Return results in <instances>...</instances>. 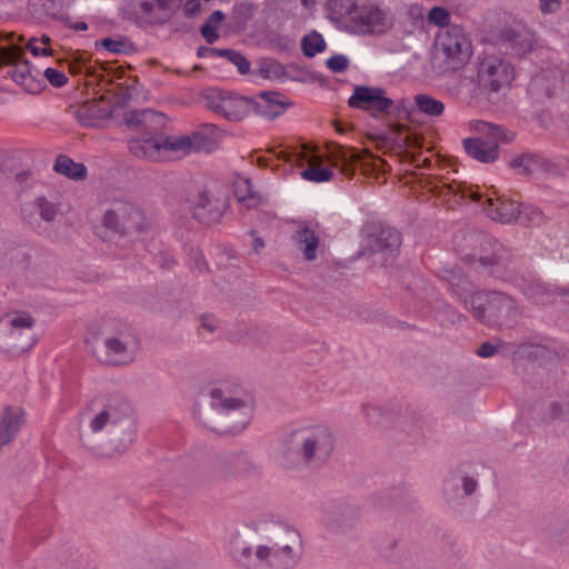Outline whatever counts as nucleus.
I'll list each match as a JSON object with an SVG mask.
<instances>
[{"label":"nucleus","instance_id":"f3484780","mask_svg":"<svg viewBox=\"0 0 569 569\" xmlns=\"http://www.w3.org/2000/svg\"><path fill=\"white\" fill-rule=\"evenodd\" d=\"M208 107L230 121L242 120L251 110L250 99L232 92L212 91L207 96Z\"/></svg>","mask_w":569,"mask_h":569},{"label":"nucleus","instance_id":"20e7f679","mask_svg":"<svg viewBox=\"0 0 569 569\" xmlns=\"http://www.w3.org/2000/svg\"><path fill=\"white\" fill-rule=\"evenodd\" d=\"M468 253L465 263L478 264L497 278L507 277L513 266V254L509 248L485 232H469L465 237Z\"/></svg>","mask_w":569,"mask_h":569},{"label":"nucleus","instance_id":"9d476101","mask_svg":"<svg viewBox=\"0 0 569 569\" xmlns=\"http://www.w3.org/2000/svg\"><path fill=\"white\" fill-rule=\"evenodd\" d=\"M7 67V74L24 88L27 92L38 93L43 88L41 71L34 69L23 59L20 47L11 43L0 44V68Z\"/></svg>","mask_w":569,"mask_h":569},{"label":"nucleus","instance_id":"9b49d317","mask_svg":"<svg viewBox=\"0 0 569 569\" xmlns=\"http://www.w3.org/2000/svg\"><path fill=\"white\" fill-rule=\"evenodd\" d=\"M467 198L481 207L488 218L501 224H512L521 214L520 202L506 196H496L495 192L482 194L479 190L465 188V200Z\"/></svg>","mask_w":569,"mask_h":569},{"label":"nucleus","instance_id":"49530a36","mask_svg":"<svg viewBox=\"0 0 569 569\" xmlns=\"http://www.w3.org/2000/svg\"><path fill=\"white\" fill-rule=\"evenodd\" d=\"M86 112H87L86 108H81V109L78 110L77 114H78L79 121L84 127H92V126H94V121L92 119L87 118L86 117Z\"/></svg>","mask_w":569,"mask_h":569},{"label":"nucleus","instance_id":"aec40b11","mask_svg":"<svg viewBox=\"0 0 569 569\" xmlns=\"http://www.w3.org/2000/svg\"><path fill=\"white\" fill-rule=\"evenodd\" d=\"M23 423L24 413L21 408L6 407L0 412V449L16 438Z\"/></svg>","mask_w":569,"mask_h":569},{"label":"nucleus","instance_id":"f704fd0d","mask_svg":"<svg viewBox=\"0 0 569 569\" xmlns=\"http://www.w3.org/2000/svg\"><path fill=\"white\" fill-rule=\"evenodd\" d=\"M36 206L42 220L52 221L56 218L58 209L54 203L40 198L37 200Z\"/></svg>","mask_w":569,"mask_h":569},{"label":"nucleus","instance_id":"c85d7f7f","mask_svg":"<svg viewBox=\"0 0 569 569\" xmlns=\"http://www.w3.org/2000/svg\"><path fill=\"white\" fill-rule=\"evenodd\" d=\"M53 168L58 173L71 179H82L87 173V168L82 163L74 162L67 156H59Z\"/></svg>","mask_w":569,"mask_h":569},{"label":"nucleus","instance_id":"a211bd4d","mask_svg":"<svg viewBox=\"0 0 569 569\" xmlns=\"http://www.w3.org/2000/svg\"><path fill=\"white\" fill-rule=\"evenodd\" d=\"M129 413V406L121 398H109L102 410L90 420L91 432H101L109 425H118Z\"/></svg>","mask_w":569,"mask_h":569},{"label":"nucleus","instance_id":"423d86ee","mask_svg":"<svg viewBox=\"0 0 569 569\" xmlns=\"http://www.w3.org/2000/svg\"><path fill=\"white\" fill-rule=\"evenodd\" d=\"M470 305L476 318L497 327H511L522 315L515 299L502 292H477Z\"/></svg>","mask_w":569,"mask_h":569},{"label":"nucleus","instance_id":"f257e3e1","mask_svg":"<svg viewBox=\"0 0 569 569\" xmlns=\"http://www.w3.org/2000/svg\"><path fill=\"white\" fill-rule=\"evenodd\" d=\"M302 551L299 531L280 525L272 529L264 543L241 547L233 551V559L246 569H290L296 566Z\"/></svg>","mask_w":569,"mask_h":569},{"label":"nucleus","instance_id":"72a5a7b5","mask_svg":"<svg viewBox=\"0 0 569 569\" xmlns=\"http://www.w3.org/2000/svg\"><path fill=\"white\" fill-rule=\"evenodd\" d=\"M428 22L438 27H445L449 23V12L442 7H433L428 12Z\"/></svg>","mask_w":569,"mask_h":569},{"label":"nucleus","instance_id":"de8ad7c7","mask_svg":"<svg viewBox=\"0 0 569 569\" xmlns=\"http://www.w3.org/2000/svg\"><path fill=\"white\" fill-rule=\"evenodd\" d=\"M199 0H188L184 8L189 14H194L199 10Z\"/></svg>","mask_w":569,"mask_h":569},{"label":"nucleus","instance_id":"680f3d73","mask_svg":"<svg viewBox=\"0 0 569 569\" xmlns=\"http://www.w3.org/2000/svg\"><path fill=\"white\" fill-rule=\"evenodd\" d=\"M141 7H142V9H143L144 11H147V10H149V8L151 7V3H150V2H143Z\"/></svg>","mask_w":569,"mask_h":569},{"label":"nucleus","instance_id":"4be33fe9","mask_svg":"<svg viewBox=\"0 0 569 569\" xmlns=\"http://www.w3.org/2000/svg\"><path fill=\"white\" fill-rule=\"evenodd\" d=\"M401 236L391 227H383L378 233H371L366 239V249L370 252H389L390 256L400 247Z\"/></svg>","mask_w":569,"mask_h":569},{"label":"nucleus","instance_id":"a878e982","mask_svg":"<svg viewBox=\"0 0 569 569\" xmlns=\"http://www.w3.org/2000/svg\"><path fill=\"white\" fill-rule=\"evenodd\" d=\"M126 122L128 126L158 130L164 124V116L153 110L144 109L130 112L126 118Z\"/></svg>","mask_w":569,"mask_h":569},{"label":"nucleus","instance_id":"4d7b16f0","mask_svg":"<svg viewBox=\"0 0 569 569\" xmlns=\"http://www.w3.org/2000/svg\"><path fill=\"white\" fill-rule=\"evenodd\" d=\"M38 41H39V43H41L44 47H47V46L50 47V44H51V39L47 34L41 36V38L38 39Z\"/></svg>","mask_w":569,"mask_h":569},{"label":"nucleus","instance_id":"09e8293b","mask_svg":"<svg viewBox=\"0 0 569 569\" xmlns=\"http://www.w3.org/2000/svg\"><path fill=\"white\" fill-rule=\"evenodd\" d=\"M448 276H445V279L448 280L450 282V287H451V290L455 295L457 296H460V288H459V281L460 279L458 278V281L457 282H453L451 280V277L452 278H456L451 272H447Z\"/></svg>","mask_w":569,"mask_h":569},{"label":"nucleus","instance_id":"bb28decb","mask_svg":"<svg viewBox=\"0 0 569 569\" xmlns=\"http://www.w3.org/2000/svg\"><path fill=\"white\" fill-rule=\"evenodd\" d=\"M234 196L247 208L257 207L261 202L259 193L253 190L250 179L237 177L233 182Z\"/></svg>","mask_w":569,"mask_h":569},{"label":"nucleus","instance_id":"7ed1b4c3","mask_svg":"<svg viewBox=\"0 0 569 569\" xmlns=\"http://www.w3.org/2000/svg\"><path fill=\"white\" fill-rule=\"evenodd\" d=\"M217 147L218 140L202 132L181 136L154 133L129 141V150L133 156L150 161H170L192 152H212Z\"/></svg>","mask_w":569,"mask_h":569},{"label":"nucleus","instance_id":"f8f14e48","mask_svg":"<svg viewBox=\"0 0 569 569\" xmlns=\"http://www.w3.org/2000/svg\"><path fill=\"white\" fill-rule=\"evenodd\" d=\"M491 37L496 46L517 57L526 56L539 48L536 33L522 23L498 28L492 31Z\"/></svg>","mask_w":569,"mask_h":569},{"label":"nucleus","instance_id":"a19ab883","mask_svg":"<svg viewBox=\"0 0 569 569\" xmlns=\"http://www.w3.org/2000/svg\"><path fill=\"white\" fill-rule=\"evenodd\" d=\"M280 66L271 60L263 61L260 66V70L266 78H271L272 74L278 73Z\"/></svg>","mask_w":569,"mask_h":569},{"label":"nucleus","instance_id":"5fc2aeb1","mask_svg":"<svg viewBox=\"0 0 569 569\" xmlns=\"http://www.w3.org/2000/svg\"><path fill=\"white\" fill-rule=\"evenodd\" d=\"M263 247H264L263 240L260 239V238H254V240H253V249L256 250V252H258Z\"/></svg>","mask_w":569,"mask_h":569},{"label":"nucleus","instance_id":"e433bc0d","mask_svg":"<svg viewBox=\"0 0 569 569\" xmlns=\"http://www.w3.org/2000/svg\"><path fill=\"white\" fill-rule=\"evenodd\" d=\"M326 66L330 71L340 73L347 70L349 59L345 54H335L327 59Z\"/></svg>","mask_w":569,"mask_h":569},{"label":"nucleus","instance_id":"473e14b6","mask_svg":"<svg viewBox=\"0 0 569 569\" xmlns=\"http://www.w3.org/2000/svg\"><path fill=\"white\" fill-rule=\"evenodd\" d=\"M212 52H214L218 57L227 58L231 63H233L238 68V71L240 73L246 74L249 72L250 62L240 52L230 49L212 50Z\"/></svg>","mask_w":569,"mask_h":569},{"label":"nucleus","instance_id":"c9c22d12","mask_svg":"<svg viewBox=\"0 0 569 569\" xmlns=\"http://www.w3.org/2000/svg\"><path fill=\"white\" fill-rule=\"evenodd\" d=\"M42 76L56 88L63 87L68 82V77L62 71L54 68H47L41 72V77Z\"/></svg>","mask_w":569,"mask_h":569},{"label":"nucleus","instance_id":"c03bdc74","mask_svg":"<svg viewBox=\"0 0 569 569\" xmlns=\"http://www.w3.org/2000/svg\"><path fill=\"white\" fill-rule=\"evenodd\" d=\"M540 1V10L543 13H551L558 10L560 6L559 0H539Z\"/></svg>","mask_w":569,"mask_h":569},{"label":"nucleus","instance_id":"f03ea898","mask_svg":"<svg viewBox=\"0 0 569 569\" xmlns=\"http://www.w3.org/2000/svg\"><path fill=\"white\" fill-rule=\"evenodd\" d=\"M326 11L331 21L356 36H381L392 29V12L373 0H328Z\"/></svg>","mask_w":569,"mask_h":569},{"label":"nucleus","instance_id":"6ab92c4d","mask_svg":"<svg viewBox=\"0 0 569 569\" xmlns=\"http://www.w3.org/2000/svg\"><path fill=\"white\" fill-rule=\"evenodd\" d=\"M250 104L256 113L267 119L281 116L289 106L286 98L278 92H261L250 99Z\"/></svg>","mask_w":569,"mask_h":569},{"label":"nucleus","instance_id":"4468645a","mask_svg":"<svg viewBox=\"0 0 569 569\" xmlns=\"http://www.w3.org/2000/svg\"><path fill=\"white\" fill-rule=\"evenodd\" d=\"M515 78V67L505 59L490 56L480 62L478 80L480 86L489 92H499L510 88Z\"/></svg>","mask_w":569,"mask_h":569},{"label":"nucleus","instance_id":"393cba45","mask_svg":"<svg viewBox=\"0 0 569 569\" xmlns=\"http://www.w3.org/2000/svg\"><path fill=\"white\" fill-rule=\"evenodd\" d=\"M295 240L306 260L312 261L317 258L320 239L313 229L308 226L299 228L295 234Z\"/></svg>","mask_w":569,"mask_h":569},{"label":"nucleus","instance_id":"8fccbe9b","mask_svg":"<svg viewBox=\"0 0 569 569\" xmlns=\"http://www.w3.org/2000/svg\"><path fill=\"white\" fill-rule=\"evenodd\" d=\"M477 489V482L473 479L465 478V495H471Z\"/></svg>","mask_w":569,"mask_h":569},{"label":"nucleus","instance_id":"58836bf2","mask_svg":"<svg viewBox=\"0 0 569 569\" xmlns=\"http://www.w3.org/2000/svg\"><path fill=\"white\" fill-rule=\"evenodd\" d=\"M460 478H452L445 481V493L449 500L459 493Z\"/></svg>","mask_w":569,"mask_h":569},{"label":"nucleus","instance_id":"39448f33","mask_svg":"<svg viewBox=\"0 0 569 569\" xmlns=\"http://www.w3.org/2000/svg\"><path fill=\"white\" fill-rule=\"evenodd\" d=\"M102 224L106 229V239L119 240L129 237L130 240H143L151 230V224L144 213L130 202H118L107 210Z\"/></svg>","mask_w":569,"mask_h":569},{"label":"nucleus","instance_id":"4c0bfd02","mask_svg":"<svg viewBox=\"0 0 569 569\" xmlns=\"http://www.w3.org/2000/svg\"><path fill=\"white\" fill-rule=\"evenodd\" d=\"M27 48L34 57L52 54L51 47L42 46L41 43H39L37 38H31L27 43Z\"/></svg>","mask_w":569,"mask_h":569},{"label":"nucleus","instance_id":"79ce46f5","mask_svg":"<svg viewBox=\"0 0 569 569\" xmlns=\"http://www.w3.org/2000/svg\"><path fill=\"white\" fill-rule=\"evenodd\" d=\"M200 31L208 43H213L219 38L218 29L209 24H203Z\"/></svg>","mask_w":569,"mask_h":569},{"label":"nucleus","instance_id":"052dcab7","mask_svg":"<svg viewBox=\"0 0 569 569\" xmlns=\"http://www.w3.org/2000/svg\"><path fill=\"white\" fill-rule=\"evenodd\" d=\"M213 49H207V48H201L198 50V56L199 57H203L204 56V51H210L212 54L217 56L214 52H212Z\"/></svg>","mask_w":569,"mask_h":569},{"label":"nucleus","instance_id":"dca6fc26","mask_svg":"<svg viewBox=\"0 0 569 569\" xmlns=\"http://www.w3.org/2000/svg\"><path fill=\"white\" fill-rule=\"evenodd\" d=\"M237 390H231L228 387H214L210 391L211 407L224 415L240 411L242 419L239 425L230 430L231 433L239 432L244 429L250 420L251 408L236 395Z\"/></svg>","mask_w":569,"mask_h":569},{"label":"nucleus","instance_id":"6e6552de","mask_svg":"<svg viewBox=\"0 0 569 569\" xmlns=\"http://www.w3.org/2000/svg\"><path fill=\"white\" fill-rule=\"evenodd\" d=\"M34 318L26 311H11L0 318V350L23 352L36 343Z\"/></svg>","mask_w":569,"mask_h":569},{"label":"nucleus","instance_id":"603ef678","mask_svg":"<svg viewBox=\"0 0 569 569\" xmlns=\"http://www.w3.org/2000/svg\"><path fill=\"white\" fill-rule=\"evenodd\" d=\"M206 266V262L200 253L196 254L194 258V267L199 270H201Z\"/></svg>","mask_w":569,"mask_h":569},{"label":"nucleus","instance_id":"0eeeda50","mask_svg":"<svg viewBox=\"0 0 569 569\" xmlns=\"http://www.w3.org/2000/svg\"><path fill=\"white\" fill-rule=\"evenodd\" d=\"M272 158L263 157L259 161L263 166H273L272 161L293 163L307 167L302 172V179L311 182H326L332 178V170L323 166V158L313 148L302 144L298 148L274 147L269 150Z\"/></svg>","mask_w":569,"mask_h":569},{"label":"nucleus","instance_id":"cd10ccee","mask_svg":"<svg viewBox=\"0 0 569 569\" xmlns=\"http://www.w3.org/2000/svg\"><path fill=\"white\" fill-rule=\"evenodd\" d=\"M193 210L194 217L200 220L210 221L221 216L220 208L213 203L207 192L199 193L198 201L194 203Z\"/></svg>","mask_w":569,"mask_h":569},{"label":"nucleus","instance_id":"6e6d98bb","mask_svg":"<svg viewBox=\"0 0 569 569\" xmlns=\"http://www.w3.org/2000/svg\"><path fill=\"white\" fill-rule=\"evenodd\" d=\"M411 14L417 17V18H422V16H423L422 14V9L420 7H418V6H415V7L412 6L411 7Z\"/></svg>","mask_w":569,"mask_h":569},{"label":"nucleus","instance_id":"13d9d810","mask_svg":"<svg viewBox=\"0 0 569 569\" xmlns=\"http://www.w3.org/2000/svg\"><path fill=\"white\" fill-rule=\"evenodd\" d=\"M204 24H209L211 26L212 28H216L218 29L220 23H218L216 20H213L211 17L208 18V20L206 21Z\"/></svg>","mask_w":569,"mask_h":569},{"label":"nucleus","instance_id":"864d4df0","mask_svg":"<svg viewBox=\"0 0 569 569\" xmlns=\"http://www.w3.org/2000/svg\"><path fill=\"white\" fill-rule=\"evenodd\" d=\"M210 17H211L213 20H216L218 23H221V22H222V20L224 19V14H223V12H222V11H220V10H217V11L212 12V13L210 14Z\"/></svg>","mask_w":569,"mask_h":569},{"label":"nucleus","instance_id":"1a4fd4ad","mask_svg":"<svg viewBox=\"0 0 569 569\" xmlns=\"http://www.w3.org/2000/svg\"><path fill=\"white\" fill-rule=\"evenodd\" d=\"M288 442L300 451L305 462H323L333 450V436L326 426L302 427L289 435Z\"/></svg>","mask_w":569,"mask_h":569},{"label":"nucleus","instance_id":"37998d69","mask_svg":"<svg viewBox=\"0 0 569 569\" xmlns=\"http://www.w3.org/2000/svg\"><path fill=\"white\" fill-rule=\"evenodd\" d=\"M497 350L498 347H496L495 345L490 342H485L477 349V355L481 358H488L493 356L497 352Z\"/></svg>","mask_w":569,"mask_h":569},{"label":"nucleus","instance_id":"3c124183","mask_svg":"<svg viewBox=\"0 0 569 569\" xmlns=\"http://www.w3.org/2000/svg\"><path fill=\"white\" fill-rule=\"evenodd\" d=\"M301 2V6L308 10V11H312L315 10L316 8V4H317V1L316 0H300Z\"/></svg>","mask_w":569,"mask_h":569},{"label":"nucleus","instance_id":"2eb2a0df","mask_svg":"<svg viewBox=\"0 0 569 569\" xmlns=\"http://www.w3.org/2000/svg\"><path fill=\"white\" fill-rule=\"evenodd\" d=\"M351 108L363 110L375 118L390 112L393 101L383 89L379 87L358 86L348 100Z\"/></svg>","mask_w":569,"mask_h":569},{"label":"nucleus","instance_id":"7c9ffc66","mask_svg":"<svg viewBox=\"0 0 569 569\" xmlns=\"http://www.w3.org/2000/svg\"><path fill=\"white\" fill-rule=\"evenodd\" d=\"M509 166L518 173L529 176L539 168V160L533 154H521L509 162Z\"/></svg>","mask_w":569,"mask_h":569},{"label":"nucleus","instance_id":"c756f323","mask_svg":"<svg viewBox=\"0 0 569 569\" xmlns=\"http://www.w3.org/2000/svg\"><path fill=\"white\" fill-rule=\"evenodd\" d=\"M415 103L418 111L429 117H438L442 114L445 110V106L440 100H437L431 96L425 93L416 94Z\"/></svg>","mask_w":569,"mask_h":569},{"label":"nucleus","instance_id":"2f4dec72","mask_svg":"<svg viewBox=\"0 0 569 569\" xmlns=\"http://www.w3.org/2000/svg\"><path fill=\"white\" fill-rule=\"evenodd\" d=\"M301 49L305 56L315 57L316 54L325 51L326 41L321 33L313 31L306 34L301 40Z\"/></svg>","mask_w":569,"mask_h":569},{"label":"nucleus","instance_id":"b1692460","mask_svg":"<svg viewBox=\"0 0 569 569\" xmlns=\"http://www.w3.org/2000/svg\"><path fill=\"white\" fill-rule=\"evenodd\" d=\"M106 361L111 365H127L133 361L134 350L127 342L118 338L107 339Z\"/></svg>","mask_w":569,"mask_h":569},{"label":"nucleus","instance_id":"a18cd8bd","mask_svg":"<svg viewBox=\"0 0 569 569\" xmlns=\"http://www.w3.org/2000/svg\"><path fill=\"white\" fill-rule=\"evenodd\" d=\"M201 327L208 332H213L217 328V320L213 316L204 315L200 319Z\"/></svg>","mask_w":569,"mask_h":569},{"label":"nucleus","instance_id":"412c9836","mask_svg":"<svg viewBox=\"0 0 569 569\" xmlns=\"http://www.w3.org/2000/svg\"><path fill=\"white\" fill-rule=\"evenodd\" d=\"M436 49L448 62L459 60L462 46V31L459 27H452L438 32L436 37Z\"/></svg>","mask_w":569,"mask_h":569},{"label":"nucleus","instance_id":"5701e85b","mask_svg":"<svg viewBox=\"0 0 569 569\" xmlns=\"http://www.w3.org/2000/svg\"><path fill=\"white\" fill-rule=\"evenodd\" d=\"M431 190L441 204H446L452 210L458 209L462 202V186L460 182L441 180Z\"/></svg>","mask_w":569,"mask_h":569},{"label":"nucleus","instance_id":"bf43d9fd","mask_svg":"<svg viewBox=\"0 0 569 569\" xmlns=\"http://www.w3.org/2000/svg\"><path fill=\"white\" fill-rule=\"evenodd\" d=\"M76 29L77 30H81V31H86L88 29V26L86 22H77L76 23Z\"/></svg>","mask_w":569,"mask_h":569},{"label":"nucleus","instance_id":"ddd939ff","mask_svg":"<svg viewBox=\"0 0 569 569\" xmlns=\"http://www.w3.org/2000/svg\"><path fill=\"white\" fill-rule=\"evenodd\" d=\"M469 127L483 137L465 139V151L480 162L488 163L495 161L498 158L500 129L479 120L470 121Z\"/></svg>","mask_w":569,"mask_h":569},{"label":"nucleus","instance_id":"ea45409f","mask_svg":"<svg viewBox=\"0 0 569 569\" xmlns=\"http://www.w3.org/2000/svg\"><path fill=\"white\" fill-rule=\"evenodd\" d=\"M101 46L109 52L119 53L123 50V42L104 38L101 40Z\"/></svg>","mask_w":569,"mask_h":569}]
</instances>
